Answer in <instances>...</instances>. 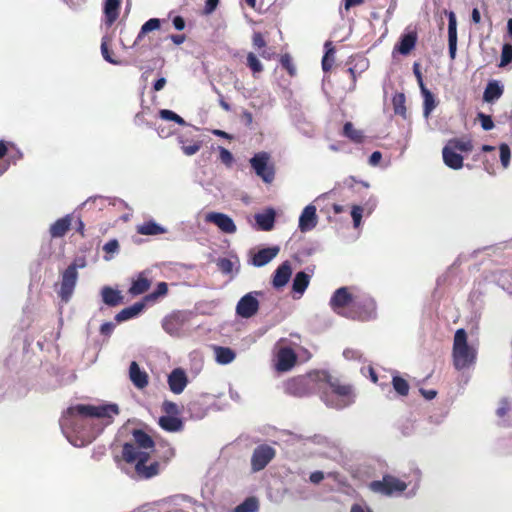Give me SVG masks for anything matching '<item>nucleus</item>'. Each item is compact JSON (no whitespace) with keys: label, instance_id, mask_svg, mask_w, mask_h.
Here are the masks:
<instances>
[{"label":"nucleus","instance_id":"33","mask_svg":"<svg viewBox=\"0 0 512 512\" xmlns=\"http://www.w3.org/2000/svg\"><path fill=\"white\" fill-rule=\"evenodd\" d=\"M150 285H151L150 280L147 279L144 276V273L142 272L138 275L136 280L132 281V284H131L128 292L132 296H138V295H141V294L145 293L146 291H148V289L150 288Z\"/></svg>","mask_w":512,"mask_h":512},{"label":"nucleus","instance_id":"6","mask_svg":"<svg viewBox=\"0 0 512 512\" xmlns=\"http://www.w3.org/2000/svg\"><path fill=\"white\" fill-rule=\"evenodd\" d=\"M270 155L266 152L256 153L251 159L250 164L256 175L265 183H271L274 180L275 171L273 166L269 165Z\"/></svg>","mask_w":512,"mask_h":512},{"label":"nucleus","instance_id":"22","mask_svg":"<svg viewBox=\"0 0 512 512\" xmlns=\"http://www.w3.org/2000/svg\"><path fill=\"white\" fill-rule=\"evenodd\" d=\"M72 224L71 215H66L58 220H56L53 224H51L49 232L52 238H60L63 237L67 231L70 229Z\"/></svg>","mask_w":512,"mask_h":512},{"label":"nucleus","instance_id":"56","mask_svg":"<svg viewBox=\"0 0 512 512\" xmlns=\"http://www.w3.org/2000/svg\"><path fill=\"white\" fill-rule=\"evenodd\" d=\"M281 65L288 71L291 76H294L296 73V69L292 64L291 58L288 54H285L280 59Z\"/></svg>","mask_w":512,"mask_h":512},{"label":"nucleus","instance_id":"17","mask_svg":"<svg viewBox=\"0 0 512 512\" xmlns=\"http://www.w3.org/2000/svg\"><path fill=\"white\" fill-rule=\"evenodd\" d=\"M122 456L128 463H137L138 461H148L149 453L142 451L137 445L125 443L123 445Z\"/></svg>","mask_w":512,"mask_h":512},{"label":"nucleus","instance_id":"1","mask_svg":"<svg viewBox=\"0 0 512 512\" xmlns=\"http://www.w3.org/2000/svg\"><path fill=\"white\" fill-rule=\"evenodd\" d=\"M119 414L117 404H77L70 406L60 419V427L67 440L75 447L91 443Z\"/></svg>","mask_w":512,"mask_h":512},{"label":"nucleus","instance_id":"34","mask_svg":"<svg viewBox=\"0 0 512 512\" xmlns=\"http://www.w3.org/2000/svg\"><path fill=\"white\" fill-rule=\"evenodd\" d=\"M503 94V87L497 81H490L483 94V99L486 102H493L501 97Z\"/></svg>","mask_w":512,"mask_h":512},{"label":"nucleus","instance_id":"39","mask_svg":"<svg viewBox=\"0 0 512 512\" xmlns=\"http://www.w3.org/2000/svg\"><path fill=\"white\" fill-rule=\"evenodd\" d=\"M247 66L252 71L254 77H256L257 74H260L264 70L262 63L253 52H249L247 54Z\"/></svg>","mask_w":512,"mask_h":512},{"label":"nucleus","instance_id":"2","mask_svg":"<svg viewBox=\"0 0 512 512\" xmlns=\"http://www.w3.org/2000/svg\"><path fill=\"white\" fill-rule=\"evenodd\" d=\"M286 391L297 397L320 393L322 401L335 409L350 406L355 397L350 385L341 384L338 378L326 371H313L294 377L287 382Z\"/></svg>","mask_w":512,"mask_h":512},{"label":"nucleus","instance_id":"54","mask_svg":"<svg viewBox=\"0 0 512 512\" xmlns=\"http://www.w3.org/2000/svg\"><path fill=\"white\" fill-rule=\"evenodd\" d=\"M512 61V46L505 44L502 48L500 66H505Z\"/></svg>","mask_w":512,"mask_h":512},{"label":"nucleus","instance_id":"43","mask_svg":"<svg viewBox=\"0 0 512 512\" xmlns=\"http://www.w3.org/2000/svg\"><path fill=\"white\" fill-rule=\"evenodd\" d=\"M167 292H168L167 283L159 282L157 284L156 289L152 293L146 295L143 300L145 302L154 301V300L158 299L159 297L165 296L167 294Z\"/></svg>","mask_w":512,"mask_h":512},{"label":"nucleus","instance_id":"9","mask_svg":"<svg viewBox=\"0 0 512 512\" xmlns=\"http://www.w3.org/2000/svg\"><path fill=\"white\" fill-rule=\"evenodd\" d=\"M77 280L78 272L74 271V267H67L63 271L58 291V295L63 302L67 303L71 299Z\"/></svg>","mask_w":512,"mask_h":512},{"label":"nucleus","instance_id":"62","mask_svg":"<svg viewBox=\"0 0 512 512\" xmlns=\"http://www.w3.org/2000/svg\"><path fill=\"white\" fill-rule=\"evenodd\" d=\"M382 159V154L380 151H374L370 157H369V160H368V163L371 165V166H376L379 164V162L381 161Z\"/></svg>","mask_w":512,"mask_h":512},{"label":"nucleus","instance_id":"29","mask_svg":"<svg viewBox=\"0 0 512 512\" xmlns=\"http://www.w3.org/2000/svg\"><path fill=\"white\" fill-rule=\"evenodd\" d=\"M417 35L414 32H409L401 36L399 43L395 49L402 55H407L415 47Z\"/></svg>","mask_w":512,"mask_h":512},{"label":"nucleus","instance_id":"47","mask_svg":"<svg viewBox=\"0 0 512 512\" xmlns=\"http://www.w3.org/2000/svg\"><path fill=\"white\" fill-rule=\"evenodd\" d=\"M500 162L504 169H507L510 165L511 150L508 144L501 143L499 146Z\"/></svg>","mask_w":512,"mask_h":512},{"label":"nucleus","instance_id":"13","mask_svg":"<svg viewBox=\"0 0 512 512\" xmlns=\"http://www.w3.org/2000/svg\"><path fill=\"white\" fill-rule=\"evenodd\" d=\"M316 206L307 205L300 214L298 228L302 233L313 230L318 224V216Z\"/></svg>","mask_w":512,"mask_h":512},{"label":"nucleus","instance_id":"61","mask_svg":"<svg viewBox=\"0 0 512 512\" xmlns=\"http://www.w3.org/2000/svg\"><path fill=\"white\" fill-rule=\"evenodd\" d=\"M324 473L322 471H314L310 474L309 480L313 484H319L324 479Z\"/></svg>","mask_w":512,"mask_h":512},{"label":"nucleus","instance_id":"14","mask_svg":"<svg viewBox=\"0 0 512 512\" xmlns=\"http://www.w3.org/2000/svg\"><path fill=\"white\" fill-rule=\"evenodd\" d=\"M169 389L174 394H181L188 384L186 372L182 368L173 369L167 378Z\"/></svg>","mask_w":512,"mask_h":512},{"label":"nucleus","instance_id":"31","mask_svg":"<svg viewBox=\"0 0 512 512\" xmlns=\"http://www.w3.org/2000/svg\"><path fill=\"white\" fill-rule=\"evenodd\" d=\"M159 425L168 432H178L183 428L182 420L175 415L161 416L159 418Z\"/></svg>","mask_w":512,"mask_h":512},{"label":"nucleus","instance_id":"30","mask_svg":"<svg viewBox=\"0 0 512 512\" xmlns=\"http://www.w3.org/2000/svg\"><path fill=\"white\" fill-rule=\"evenodd\" d=\"M162 20L159 18H151L146 21L140 28V31L131 47L137 46L142 39L150 32L160 29Z\"/></svg>","mask_w":512,"mask_h":512},{"label":"nucleus","instance_id":"58","mask_svg":"<svg viewBox=\"0 0 512 512\" xmlns=\"http://www.w3.org/2000/svg\"><path fill=\"white\" fill-rule=\"evenodd\" d=\"M162 408L168 415H176L179 412L178 405L172 401H164Z\"/></svg>","mask_w":512,"mask_h":512},{"label":"nucleus","instance_id":"19","mask_svg":"<svg viewBox=\"0 0 512 512\" xmlns=\"http://www.w3.org/2000/svg\"><path fill=\"white\" fill-rule=\"evenodd\" d=\"M279 253V247H268L260 249L254 254L252 263L256 267H263L272 261Z\"/></svg>","mask_w":512,"mask_h":512},{"label":"nucleus","instance_id":"42","mask_svg":"<svg viewBox=\"0 0 512 512\" xmlns=\"http://www.w3.org/2000/svg\"><path fill=\"white\" fill-rule=\"evenodd\" d=\"M326 52L322 59V69L327 72L331 69L334 62V49L331 47V42L325 43Z\"/></svg>","mask_w":512,"mask_h":512},{"label":"nucleus","instance_id":"46","mask_svg":"<svg viewBox=\"0 0 512 512\" xmlns=\"http://www.w3.org/2000/svg\"><path fill=\"white\" fill-rule=\"evenodd\" d=\"M392 384H393V388L399 395L406 396L408 394L409 385L405 379H403L399 376H394L392 379Z\"/></svg>","mask_w":512,"mask_h":512},{"label":"nucleus","instance_id":"48","mask_svg":"<svg viewBox=\"0 0 512 512\" xmlns=\"http://www.w3.org/2000/svg\"><path fill=\"white\" fill-rule=\"evenodd\" d=\"M258 503L254 498H248L240 505H238L234 512H257Z\"/></svg>","mask_w":512,"mask_h":512},{"label":"nucleus","instance_id":"51","mask_svg":"<svg viewBox=\"0 0 512 512\" xmlns=\"http://www.w3.org/2000/svg\"><path fill=\"white\" fill-rule=\"evenodd\" d=\"M219 270L224 274H231L233 271L234 263L228 258H220L217 262Z\"/></svg>","mask_w":512,"mask_h":512},{"label":"nucleus","instance_id":"55","mask_svg":"<svg viewBox=\"0 0 512 512\" xmlns=\"http://www.w3.org/2000/svg\"><path fill=\"white\" fill-rule=\"evenodd\" d=\"M363 214V208L361 206L355 205L351 210V217L353 219V225L355 228H358L361 224Z\"/></svg>","mask_w":512,"mask_h":512},{"label":"nucleus","instance_id":"28","mask_svg":"<svg viewBox=\"0 0 512 512\" xmlns=\"http://www.w3.org/2000/svg\"><path fill=\"white\" fill-rule=\"evenodd\" d=\"M213 351L216 362L221 365L230 364L236 358V353L229 347L214 346Z\"/></svg>","mask_w":512,"mask_h":512},{"label":"nucleus","instance_id":"41","mask_svg":"<svg viewBox=\"0 0 512 512\" xmlns=\"http://www.w3.org/2000/svg\"><path fill=\"white\" fill-rule=\"evenodd\" d=\"M394 112L397 115H401L403 117L406 116V107H405V95L403 93H396L392 99Z\"/></svg>","mask_w":512,"mask_h":512},{"label":"nucleus","instance_id":"16","mask_svg":"<svg viewBox=\"0 0 512 512\" xmlns=\"http://www.w3.org/2000/svg\"><path fill=\"white\" fill-rule=\"evenodd\" d=\"M448 16V49L452 60L456 57L457 51V19L453 11H446Z\"/></svg>","mask_w":512,"mask_h":512},{"label":"nucleus","instance_id":"4","mask_svg":"<svg viewBox=\"0 0 512 512\" xmlns=\"http://www.w3.org/2000/svg\"><path fill=\"white\" fill-rule=\"evenodd\" d=\"M453 366L461 371L474 366L477 360V349L470 346L467 333L463 328L456 330L452 348Z\"/></svg>","mask_w":512,"mask_h":512},{"label":"nucleus","instance_id":"7","mask_svg":"<svg viewBox=\"0 0 512 512\" xmlns=\"http://www.w3.org/2000/svg\"><path fill=\"white\" fill-rule=\"evenodd\" d=\"M261 294L260 291H252L241 297L236 305V314L245 319L253 317L259 310L257 297Z\"/></svg>","mask_w":512,"mask_h":512},{"label":"nucleus","instance_id":"18","mask_svg":"<svg viewBox=\"0 0 512 512\" xmlns=\"http://www.w3.org/2000/svg\"><path fill=\"white\" fill-rule=\"evenodd\" d=\"M498 424L501 426H510L512 424V403L503 398L499 401L496 409Z\"/></svg>","mask_w":512,"mask_h":512},{"label":"nucleus","instance_id":"8","mask_svg":"<svg viewBox=\"0 0 512 512\" xmlns=\"http://www.w3.org/2000/svg\"><path fill=\"white\" fill-rule=\"evenodd\" d=\"M275 457V450L269 445L257 446L251 456V469L253 472L263 470Z\"/></svg>","mask_w":512,"mask_h":512},{"label":"nucleus","instance_id":"11","mask_svg":"<svg viewBox=\"0 0 512 512\" xmlns=\"http://www.w3.org/2000/svg\"><path fill=\"white\" fill-rule=\"evenodd\" d=\"M186 321V314L183 312H174L166 316L162 321V327L171 336H178Z\"/></svg>","mask_w":512,"mask_h":512},{"label":"nucleus","instance_id":"50","mask_svg":"<svg viewBox=\"0 0 512 512\" xmlns=\"http://www.w3.org/2000/svg\"><path fill=\"white\" fill-rule=\"evenodd\" d=\"M101 54H102L103 58L105 59V61H107L108 63L113 64V65L121 64L120 61H118L112 57L111 52L108 49V45H107L105 37L102 39V43H101Z\"/></svg>","mask_w":512,"mask_h":512},{"label":"nucleus","instance_id":"25","mask_svg":"<svg viewBox=\"0 0 512 512\" xmlns=\"http://www.w3.org/2000/svg\"><path fill=\"white\" fill-rule=\"evenodd\" d=\"M147 461H138L135 464V472L140 479H149L156 476L159 472L158 462H153L146 465Z\"/></svg>","mask_w":512,"mask_h":512},{"label":"nucleus","instance_id":"59","mask_svg":"<svg viewBox=\"0 0 512 512\" xmlns=\"http://www.w3.org/2000/svg\"><path fill=\"white\" fill-rule=\"evenodd\" d=\"M253 46L257 49H263L266 47V41L264 40L260 32H255L252 37Z\"/></svg>","mask_w":512,"mask_h":512},{"label":"nucleus","instance_id":"24","mask_svg":"<svg viewBox=\"0 0 512 512\" xmlns=\"http://www.w3.org/2000/svg\"><path fill=\"white\" fill-rule=\"evenodd\" d=\"M101 297L103 303L110 307H115L123 301L121 292L118 289H114L110 286H104L101 289Z\"/></svg>","mask_w":512,"mask_h":512},{"label":"nucleus","instance_id":"21","mask_svg":"<svg viewBox=\"0 0 512 512\" xmlns=\"http://www.w3.org/2000/svg\"><path fill=\"white\" fill-rule=\"evenodd\" d=\"M145 308V301H139L133 305L122 309L115 315V321L118 323L137 317Z\"/></svg>","mask_w":512,"mask_h":512},{"label":"nucleus","instance_id":"57","mask_svg":"<svg viewBox=\"0 0 512 512\" xmlns=\"http://www.w3.org/2000/svg\"><path fill=\"white\" fill-rule=\"evenodd\" d=\"M343 357L346 359V360H361L362 358V354L359 350L357 349H352V348H346L344 351H343Z\"/></svg>","mask_w":512,"mask_h":512},{"label":"nucleus","instance_id":"60","mask_svg":"<svg viewBox=\"0 0 512 512\" xmlns=\"http://www.w3.org/2000/svg\"><path fill=\"white\" fill-rule=\"evenodd\" d=\"M115 329V324L113 322H105L100 327V332L104 336H110Z\"/></svg>","mask_w":512,"mask_h":512},{"label":"nucleus","instance_id":"38","mask_svg":"<svg viewBox=\"0 0 512 512\" xmlns=\"http://www.w3.org/2000/svg\"><path fill=\"white\" fill-rule=\"evenodd\" d=\"M138 233L142 235H158L165 232V229L154 221H148L138 227Z\"/></svg>","mask_w":512,"mask_h":512},{"label":"nucleus","instance_id":"15","mask_svg":"<svg viewBox=\"0 0 512 512\" xmlns=\"http://www.w3.org/2000/svg\"><path fill=\"white\" fill-rule=\"evenodd\" d=\"M292 276V266L289 261H284L277 267L272 277V286L281 289L287 285Z\"/></svg>","mask_w":512,"mask_h":512},{"label":"nucleus","instance_id":"40","mask_svg":"<svg viewBox=\"0 0 512 512\" xmlns=\"http://www.w3.org/2000/svg\"><path fill=\"white\" fill-rule=\"evenodd\" d=\"M447 145L455 151L469 152L472 150V142L470 140L463 139H451Z\"/></svg>","mask_w":512,"mask_h":512},{"label":"nucleus","instance_id":"35","mask_svg":"<svg viewBox=\"0 0 512 512\" xmlns=\"http://www.w3.org/2000/svg\"><path fill=\"white\" fill-rule=\"evenodd\" d=\"M423 116L426 120L429 119L432 111L436 108L437 102L433 95V93L427 89L423 88Z\"/></svg>","mask_w":512,"mask_h":512},{"label":"nucleus","instance_id":"49","mask_svg":"<svg viewBox=\"0 0 512 512\" xmlns=\"http://www.w3.org/2000/svg\"><path fill=\"white\" fill-rule=\"evenodd\" d=\"M159 115H160V117L163 120L174 121V122H176L179 125H186L187 124L186 121L181 116H179L178 114H176L172 110L162 109V110L159 111Z\"/></svg>","mask_w":512,"mask_h":512},{"label":"nucleus","instance_id":"23","mask_svg":"<svg viewBox=\"0 0 512 512\" xmlns=\"http://www.w3.org/2000/svg\"><path fill=\"white\" fill-rule=\"evenodd\" d=\"M443 161L445 165L454 170L460 169L463 166V157L447 144L442 151Z\"/></svg>","mask_w":512,"mask_h":512},{"label":"nucleus","instance_id":"44","mask_svg":"<svg viewBox=\"0 0 512 512\" xmlns=\"http://www.w3.org/2000/svg\"><path fill=\"white\" fill-rule=\"evenodd\" d=\"M343 133L346 137L355 142H361L363 138L362 132L356 130L351 122H347L344 124Z\"/></svg>","mask_w":512,"mask_h":512},{"label":"nucleus","instance_id":"32","mask_svg":"<svg viewBox=\"0 0 512 512\" xmlns=\"http://www.w3.org/2000/svg\"><path fill=\"white\" fill-rule=\"evenodd\" d=\"M310 283V275L304 271H299L295 274L292 282V290L295 294L303 295Z\"/></svg>","mask_w":512,"mask_h":512},{"label":"nucleus","instance_id":"64","mask_svg":"<svg viewBox=\"0 0 512 512\" xmlns=\"http://www.w3.org/2000/svg\"><path fill=\"white\" fill-rule=\"evenodd\" d=\"M350 512H373L366 504L355 503L352 505Z\"/></svg>","mask_w":512,"mask_h":512},{"label":"nucleus","instance_id":"20","mask_svg":"<svg viewBox=\"0 0 512 512\" xmlns=\"http://www.w3.org/2000/svg\"><path fill=\"white\" fill-rule=\"evenodd\" d=\"M129 377L131 382L138 389H143L148 385V375L145 371L141 370L138 363L132 361L129 367Z\"/></svg>","mask_w":512,"mask_h":512},{"label":"nucleus","instance_id":"5","mask_svg":"<svg viewBox=\"0 0 512 512\" xmlns=\"http://www.w3.org/2000/svg\"><path fill=\"white\" fill-rule=\"evenodd\" d=\"M420 480L421 472L419 469H415L413 472V480L409 483H406L405 481H402L394 476L385 475L382 480L372 481L369 484V488L375 493L391 496L395 493L403 492L412 482L413 490H416L419 487Z\"/></svg>","mask_w":512,"mask_h":512},{"label":"nucleus","instance_id":"63","mask_svg":"<svg viewBox=\"0 0 512 512\" xmlns=\"http://www.w3.org/2000/svg\"><path fill=\"white\" fill-rule=\"evenodd\" d=\"M219 3V0H206V3H205V13L206 14H211L217 7Z\"/></svg>","mask_w":512,"mask_h":512},{"label":"nucleus","instance_id":"26","mask_svg":"<svg viewBox=\"0 0 512 512\" xmlns=\"http://www.w3.org/2000/svg\"><path fill=\"white\" fill-rule=\"evenodd\" d=\"M121 0H106L103 7L106 23L112 25L119 17Z\"/></svg>","mask_w":512,"mask_h":512},{"label":"nucleus","instance_id":"10","mask_svg":"<svg viewBox=\"0 0 512 512\" xmlns=\"http://www.w3.org/2000/svg\"><path fill=\"white\" fill-rule=\"evenodd\" d=\"M207 222L215 224L222 232L226 234H234L237 230L233 219L220 212H210L206 215Z\"/></svg>","mask_w":512,"mask_h":512},{"label":"nucleus","instance_id":"12","mask_svg":"<svg viewBox=\"0 0 512 512\" xmlns=\"http://www.w3.org/2000/svg\"><path fill=\"white\" fill-rule=\"evenodd\" d=\"M296 360L297 356L292 348L282 347L276 355L275 369L279 372H287L294 367Z\"/></svg>","mask_w":512,"mask_h":512},{"label":"nucleus","instance_id":"37","mask_svg":"<svg viewBox=\"0 0 512 512\" xmlns=\"http://www.w3.org/2000/svg\"><path fill=\"white\" fill-rule=\"evenodd\" d=\"M178 143L180 144L181 150L186 156L195 155L202 146L201 141H193L191 143H187V140L184 138V136L178 137Z\"/></svg>","mask_w":512,"mask_h":512},{"label":"nucleus","instance_id":"53","mask_svg":"<svg viewBox=\"0 0 512 512\" xmlns=\"http://www.w3.org/2000/svg\"><path fill=\"white\" fill-rule=\"evenodd\" d=\"M478 119H479V121L481 123V127L483 128V130L489 131V130L493 129L494 122H493L491 116L486 115V114H484L482 112H479L478 113Z\"/></svg>","mask_w":512,"mask_h":512},{"label":"nucleus","instance_id":"52","mask_svg":"<svg viewBox=\"0 0 512 512\" xmlns=\"http://www.w3.org/2000/svg\"><path fill=\"white\" fill-rule=\"evenodd\" d=\"M218 150H219V158L221 160L222 163H224L226 166H231L232 163H233V155L232 153L227 150L226 148L224 147H218Z\"/></svg>","mask_w":512,"mask_h":512},{"label":"nucleus","instance_id":"27","mask_svg":"<svg viewBox=\"0 0 512 512\" xmlns=\"http://www.w3.org/2000/svg\"><path fill=\"white\" fill-rule=\"evenodd\" d=\"M275 215V211L272 208H269L263 213L256 214L255 221L261 230L270 231L274 226Z\"/></svg>","mask_w":512,"mask_h":512},{"label":"nucleus","instance_id":"3","mask_svg":"<svg viewBox=\"0 0 512 512\" xmlns=\"http://www.w3.org/2000/svg\"><path fill=\"white\" fill-rule=\"evenodd\" d=\"M329 305L332 311L347 319L366 322L377 318L375 299L355 286L336 289L330 298Z\"/></svg>","mask_w":512,"mask_h":512},{"label":"nucleus","instance_id":"36","mask_svg":"<svg viewBox=\"0 0 512 512\" xmlns=\"http://www.w3.org/2000/svg\"><path fill=\"white\" fill-rule=\"evenodd\" d=\"M133 437L137 444V446L140 449H152L154 447V441L153 439L143 430L141 429H135L133 431Z\"/></svg>","mask_w":512,"mask_h":512},{"label":"nucleus","instance_id":"45","mask_svg":"<svg viewBox=\"0 0 512 512\" xmlns=\"http://www.w3.org/2000/svg\"><path fill=\"white\" fill-rule=\"evenodd\" d=\"M103 250L106 253L104 256V260L110 261L114 254H117L119 252V243L116 239H111L107 243L104 244Z\"/></svg>","mask_w":512,"mask_h":512}]
</instances>
